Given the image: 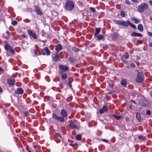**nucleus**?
<instances>
[{
	"label": "nucleus",
	"mask_w": 152,
	"mask_h": 152,
	"mask_svg": "<svg viewBox=\"0 0 152 152\" xmlns=\"http://www.w3.org/2000/svg\"><path fill=\"white\" fill-rule=\"evenodd\" d=\"M137 82L138 83H142L144 79V75L142 71L141 70H138L137 74Z\"/></svg>",
	"instance_id": "obj_1"
},
{
	"label": "nucleus",
	"mask_w": 152,
	"mask_h": 152,
	"mask_svg": "<svg viewBox=\"0 0 152 152\" xmlns=\"http://www.w3.org/2000/svg\"><path fill=\"white\" fill-rule=\"evenodd\" d=\"M74 7V4L72 1H69L66 2L65 7L67 10L71 11L73 9Z\"/></svg>",
	"instance_id": "obj_2"
},
{
	"label": "nucleus",
	"mask_w": 152,
	"mask_h": 152,
	"mask_svg": "<svg viewBox=\"0 0 152 152\" xmlns=\"http://www.w3.org/2000/svg\"><path fill=\"white\" fill-rule=\"evenodd\" d=\"M148 8V5L145 3H144L141 4V5H139L138 8V11L140 12H142L144 11Z\"/></svg>",
	"instance_id": "obj_3"
},
{
	"label": "nucleus",
	"mask_w": 152,
	"mask_h": 152,
	"mask_svg": "<svg viewBox=\"0 0 152 152\" xmlns=\"http://www.w3.org/2000/svg\"><path fill=\"white\" fill-rule=\"evenodd\" d=\"M27 32L29 35L32 37L34 39H36L37 38V36L32 31L28 30L27 31Z\"/></svg>",
	"instance_id": "obj_4"
},
{
	"label": "nucleus",
	"mask_w": 152,
	"mask_h": 152,
	"mask_svg": "<svg viewBox=\"0 0 152 152\" xmlns=\"http://www.w3.org/2000/svg\"><path fill=\"white\" fill-rule=\"evenodd\" d=\"M59 67L60 69L64 71H68L69 69V67L68 66L65 65H60L59 66Z\"/></svg>",
	"instance_id": "obj_5"
},
{
	"label": "nucleus",
	"mask_w": 152,
	"mask_h": 152,
	"mask_svg": "<svg viewBox=\"0 0 152 152\" xmlns=\"http://www.w3.org/2000/svg\"><path fill=\"white\" fill-rule=\"evenodd\" d=\"M139 103L142 106L146 107L148 105V103L145 100L141 99L139 101Z\"/></svg>",
	"instance_id": "obj_6"
},
{
	"label": "nucleus",
	"mask_w": 152,
	"mask_h": 152,
	"mask_svg": "<svg viewBox=\"0 0 152 152\" xmlns=\"http://www.w3.org/2000/svg\"><path fill=\"white\" fill-rule=\"evenodd\" d=\"M107 106L106 105H104L102 109L99 110V112L100 114H102L104 112H107Z\"/></svg>",
	"instance_id": "obj_7"
},
{
	"label": "nucleus",
	"mask_w": 152,
	"mask_h": 152,
	"mask_svg": "<svg viewBox=\"0 0 152 152\" xmlns=\"http://www.w3.org/2000/svg\"><path fill=\"white\" fill-rule=\"evenodd\" d=\"M75 122H74L72 121H70V126L72 129H78L77 126L75 124Z\"/></svg>",
	"instance_id": "obj_8"
},
{
	"label": "nucleus",
	"mask_w": 152,
	"mask_h": 152,
	"mask_svg": "<svg viewBox=\"0 0 152 152\" xmlns=\"http://www.w3.org/2000/svg\"><path fill=\"white\" fill-rule=\"evenodd\" d=\"M63 48V47L61 44H58L56 45V52L58 53V52L61 50Z\"/></svg>",
	"instance_id": "obj_9"
},
{
	"label": "nucleus",
	"mask_w": 152,
	"mask_h": 152,
	"mask_svg": "<svg viewBox=\"0 0 152 152\" xmlns=\"http://www.w3.org/2000/svg\"><path fill=\"white\" fill-rule=\"evenodd\" d=\"M53 60L55 61H57L59 60L60 56L58 53L56 52L54 56L52 57Z\"/></svg>",
	"instance_id": "obj_10"
},
{
	"label": "nucleus",
	"mask_w": 152,
	"mask_h": 152,
	"mask_svg": "<svg viewBox=\"0 0 152 152\" xmlns=\"http://www.w3.org/2000/svg\"><path fill=\"white\" fill-rule=\"evenodd\" d=\"M130 21L129 20H126V21L122 20V21L121 25L127 27L129 26Z\"/></svg>",
	"instance_id": "obj_11"
},
{
	"label": "nucleus",
	"mask_w": 152,
	"mask_h": 152,
	"mask_svg": "<svg viewBox=\"0 0 152 152\" xmlns=\"http://www.w3.org/2000/svg\"><path fill=\"white\" fill-rule=\"evenodd\" d=\"M35 11L39 15H42V12L40 8L38 7H36L35 8Z\"/></svg>",
	"instance_id": "obj_12"
},
{
	"label": "nucleus",
	"mask_w": 152,
	"mask_h": 152,
	"mask_svg": "<svg viewBox=\"0 0 152 152\" xmlns=\"http://www.w3.org/2000/svg\"><path fill=\"white\" fill-rule=\"evenodd\" d=\"M61 115L64 117H66L67 115L66 111L64 109L61 110Z\"/></svg>",
	"instance_id": "obj_13"
},
{
	"label": "nucleus",
	"mask_w": 152,
	"mask_h": 152,
	"mask_svg": "<svg viewBox=\"0 0 152 152\" xmlns=\"http://www.w3.org/2000/svg\"><path fill=\"white\" fill-rule=\"evenodd\" d=\"M131 35L132 37H140L142 36V35L140 33H138L135 32H133L131 34Z\"/></svg>",
	"instance_id": "obj_14"
},
{
	"label": "nucleus",
	"mask_w": 152,
	"mask_h": 152,
	"mask_svg": "<svg viewBox=\"0 0 152 152\" xmlns=\"http://www.w3.org/2000/svg\"><path fill=\"white\" fill-rule=\"evenodd\" d=\"M94 37L98 41H99L100 40L102 39L104 37V36L102 35H97L96 36H94Z\"/></svg>",
	"instance_id": "obj_15"
},
{
	"label": "nucleus",
	"mask_w": 152,
	"mask_h": 152,
	"mask_svg": "<svg viewBox=\"0 0 152 152\" xmlns=\"http://www.w3.org/2000/svg\"><path fill=\"white\" fill-rule=\"evenodd\" d=\"M23 90L21 88H18L16 91L15 92L17 94H21L23 93Z\"/></svg>",
	"instance_id": "obj_16"
},
{
	"label": "nucleus",
	"mask_w": 152,
	"mask_h": 152,
	"mask_svg": "<svg viewBox=\"0 0 152 152\" xmlns=\"http://www.w3.org/2000/svg\"><path fill=\"white\" fill-rule=\"evenodd\" d=\"M8 83L10 85H12L15 83V81L14 80L9 79L7 80Z\"/></svg>",
	"instance_id": "obj_17"
},
{
	"label": "nucleus",
	"mask_w": 152,
	"mask_h": 152,
	"mask_svg": "<svg viewBox=\"0 0 152 152\" xmlns=\"http://www.w3.org/2000/svg\"><path fill=\"white\" fill-rule=\"evenodd\" d=\"M132 19L134 21V23H138L140 22V20L139 19H137L136 18L133 17L132 18Z\"/></svg>",
	"instance_id": "obj_18"
},
{
	"label": "nucleus",
	"mask_w": 152,
	"mask_h": 152,
	"mask_svg": "<svg viewBox=\"0 0 152 152\" xmlns=\"http://www.w3.org/2000/svg\"><path fill=\"white\" fill-rule=\"evenodd\" d=\"M100 30L101 28H95V33L94 34V36H96V35H98L100 33Z\"/></svg>",
	"instance_id": "obj_19"
},
{
	"label": "nucleus",
	"mask_w": 152,
	"mask_h": 152,
	"mask_svg": "<svg viewBox=\"0 0 152 152\" xmlns=\"http://www.w3.org/2000/svg\"><path fill=\"white\" fill-rule=\"evenodd\" d=\"M137 28L141 32H142L143 31V26L141 24H139L138 25Z\"/></svg>",
	"instance_id": "obj_20"
},
{
	"label": "nucleus",
	"mask_w": 152,
	"mask_h": 152,
	"mask_svg": "<svg viewBox=\"0 0 152 152\" xmlns=\"http://www.w3.org/2000/svg\"><path fill=\"white\" fill-rule=\"evenodd\" d=\"M136 118L138 121L140 122L141 120V118L140 115L138 113L136 114Z\"/></svg>",
	"instance_id": "obj_21"
},
{
	"label": "nucleus",
	"mask_w": 152,
	"mask_h": 152,
	"mask_svg": "<svg viewBox=\"0 0 152 152\" xmlns=\"http://www.w3.org/2000/svg\"><path fill=\"white\" fill-rule=\"evenodd\" d=\"M44 49L46 52V53L47 55H49L50 54V52L48 48L47 47H45L44 48Z\"/></svg>",
	"instance_id": "obj_22"
},
{
	"label": "nucleus",
	"mask_w": 152,
	"mask_h": 152,
	"mask_svg": "<svg viewBox=\"0 0 152 152\" xmlns=\"http://www.w3.org/2000/svg\"><path fill=\"white\" fill-rule=\"evenodd\" d=\"M57 120L63 122L65 121L64 118L62 117H58Z\"/></svg>",
	"instance_id": "obj_23"
},
{
	"label": "nucleus",
	"mask_w": 152,
	"mask_h": 152,
	"mask_svg": "<svg viewBox=\"0 0 152 152\" xmlns=\"http://www.w3.org/2000/svg\"><path fill=\"white\" fill-rule=\"evenodd\" d=\"M12 47L8 44H6L4 47V48L6 50H9Z\"/></svg>",
	"instance_id": "obj_24"
},
{
	"label": "nucleus",
	"mask_w": 152,
	"mask_h": 152,
	"mask_svg": "<svg viewBox=\"0 0 152 152\" xmlns=\"http://www.w3.org/2000/svg\"><path fill=\"white\" fill-rule=\"evenodd\" d=\"M113 116L116 119L118 120H120L121 117V115H113Z\"/></svg>",
	"instance_id": "obj_25"
},
{
	"label": "nucleus",
	"mask_w": 152,
	"mask_h": 152,
	"mask_svg": "<svg viewBox=\"0 0 152 152\" xmlns=\"http://www.w3.org/2000/svg\"><path fill=\"white\" fill-rule=\"evenodd\" d=\"M72 50L75 52H78L79 51V49L75 47L74 46L72 48Z\"/></svg>",
	"instance_id": "obj_26"
},
{
	"label": "nucleus",
	"mask_w": 152,
	"mask_h": 152,
	"mask_svg": "<svg viewBox=\"0 0 152 152\" xmlns=\"http://www.w3.org/2000/svg\"><path fill=\"white\" fill-rule=\"evenodd\" d=\"M138 137L140 139L144 140L145 139V137L142 135H139L138 136Z\"/></svg>",
	"instance_id": "obj_27"
},
{
	"label": "nucleus",
	"mask_w": 152,
	"mask_h": 152,
	"mask_svg": "<svg viewBox=\"0 0 152 152\" xmlns=\"http://www.w3.org/2000/svg\"><path fill=\"white\" fill-rule=\"evenodd\" d=\"M121 84L122 85L125 86L126 85V82L125 80H123L121 82Z\"/></svg>",
	"instance_id": "obj_28"
},
{
	"label": "nucleus",
	"mask_w": 152,
	"mask_h": 152,
	"mask_svg": "<svg viewBox=\"0 0 152 152\" xmlns=\"http://www.w3.org/2000/svg\"><path fill=\"white\" fill-rule=\"evenodd\" d=\"M82 137L81 135L80 134H78L76 136V139L78 140H79L81 139Z\"/></svg>",
	"instance_id": "obj_29"
},
{
	"label": "nucleus",
	"mask_w": 152,
	"mask_h": 152,
	"mask_svg": "<svg viewBox=\"0 0 152 152\" xmlns=\"http://www.w3.org/2000/svg\"><path fill=\"white\" fill-rule=\"evenodd\" d=\"M115 22L117 24L120 25H121L122 21H120L118 20H115Z\"/></svg>",
	"instance_id": "obj_30"
},
{
	"label": "nucleus",
	"mask_w": 152,
	"mask_h": 152,
	"mask_svg": "<svg viewBox=\"0 0 152 152\" xmlns=\"http://www.w3.org/2000/svg\"><path fill=\"white\" fill-rule=\"evenodd\" d=\"M129 26H130L131 27L133 28H136V26L134 24L132 23L130 21V23H129Z\"/></svg>",
	"instance_id": "obj_31"
},
{
	"label": "nucleus",
	"mask_w": 152,
	"mask_h": 152,
	"mask_svg": "<svg viewBox=\"0 0 152 152\" xmlns=\"http://www.w3.org/2000/svg\"><path fill=\"white\" fill-rule=\"evenodd\" d=\"M62 78L64 80H65L67 77V76L66 74H64L61 76Z\"/></svg>",
	"instance_id": "obj_32"
},
{
	"label": "nucleus",
	"mask_w": 152,
	"mask_h": 152,
	"mask_svg": "<svg viewBox=\"0 0 152 152\" xmlns=\"http://www.w3.org/2000/svg\"><path fill=\"white\" fill-rule=\"evenodd\" d=\"M113 86V84L112 83L108 84V87L110 88H112Z\"/></svg>",
	"instance_id": "obj_33"
},
{
	"label": "nucleus",
	"mask_w": 152,
	"mask_h": 152,
	"mask_svg": "<svg viewBox=\"0 0 152 152\" xmlns=\"http://www.w3.org/2000/svg\"><path fill=\"white\" fill-rule=\"evenodd\" d=\"M29 114L28 111H26L24 112V115L26 116H27L29 115Z\"/></svg>",
	"instance_id": "obj_34"
},
{
	"label": "nucleus",
	"mask_w": 152,
	"mask_h": 152,
	"mask_svg": "<svg viewBox=\"0 0 152 152\" xmlns=\"http://www.w3.org/2000/svg\"><path fill=\"white\" fill-rule=\"evenodd\" d=\"M17 22L16 20L12 21V24L13 26H15L17 24Z\"/></svg>",
	"instance_id": "obj_35"
},
{
	"label": "nucleus",
	"mask_w": 152,
	"mask_h": 152,
	"mask_svg": "<svg viewBox=\"0 0 152 152\" xmlns=\"http://www.w3.org/2000/svg\"><path fill=\"white\" fill-rule=\"evenodd\" d=\"M53 117L56 119L57 120L58 117L57 115L55 113L53 114Z\"/></svg>",
	"instance_id": "obj_36"
},
{
	"label": "nucleus",
	"mask_w": 152,
	"mask_h": 152,
	"mask_svg": "<svg viewBox=\"0 0 152 152\" xmlns=\"http://www.w3.org/2000/svg\"><path fill=\"white\" fill-rule=\"evenodd\" d=\"M90 9L93 12H96V10L94 8L91 7L90 8Z\"/></svg>",
	"instance_id": "obj_37"
},
{
	"label": "nucleus",
	"mask_w": 152,
	"mask_h": 152,
	"mask_svg": "<svg viewBox=\"0 0 152 152\" xmlns=\"http://www.w3.org/2000/svg\"><path fill=\"white\" fill-rule=\"evenodd\" d=\"M121 15L122 17H124L125 16V13L124 12H122L121 13Z\"/></svg>",
	"instance_id": "obj_38"
},
{
	"label": "nucleus",
	"mask_w": 152,
	"mask_h": 152,
	"mask_svg": "<svg viewBox=\"0 0 152 152\" xmlns=\"http://www.w3.org/2000/svg\"><path fill=\"white\" fill-rule=\"evenodd\" d=\"M9 50L12 54H15L14 50L13 49H12V48L10 49Z\"/></svg>",
	"instance_id": "obj_39"
},
{
	"label": "nucleus",
	"mask_w": 152,
	"mask_h": 152,
	"mask_svg": "<svg viewBox=\"0 0 152 152\" xmlns=\"http://www.w3.org/2000/svg\"><path fill=\"white\" fill-rule=\"evenodd\" d=\"M34 52L35 55H37L39 53V52L37 49H35L34 50Z\"/></svg>",
	"instance_id": "obj_40"
},
{
	"label": "nucleus",
	"mask_w": 152,
	"mask_h": 152,
	"mask_svg": "<svg viewBox=\"0 0 152 152\" xmlns=\"http://www.w3.org/2000/svg\"><path fill=\"white\" fill-rule=\"evenodd\" d=\"M129 57V54L128 53H126L125 54V58L126 59H127Z\"/></svg>",
	"instance_id": "obj_41"
},
{
	"label": "nucleus",
	"mask_w": 152,
	"mask_h": 152,
	"mask_svg": "<svg viewBox=\"0 0 152 152\" xmlns=\"http://www.w3.org/2000/svg\"><path fill=\"white\" fill-rule=\"evenodd\" d=\"M146 115H151V113L150 110H147L146 111Z\"/></svg>",
	"instance_id": "obj_42"
},
{
	"label": "nucleus",
	"mask_w": 152,
	"mask_h": 152,
	"mask_svg": "<svg viewBox=\"0 0 152 152\" xmlns=\"http://www.w3.org/2000/svg\"><path fill=\"white\" fill-rule=\"evenodd\" d=\"M125 3L127 5H129L130 3L128 0H125Z\"/></svg>",
	"instance_id": "obj_43"
},
{
	"label": "nucleus",
	"mask_w": 152,
	"mask_h": 152,
	"mask_svg": "<svg viewBox=\"0 0 152 152\" xmlns=\"http://www.w3.org/2000/svg\"><path fill=\"white\" fill-rule=\"evenodd\" d=\"M102 141H104L105 142H106V143H108V141L107 140L105 139H102Z\"/></svg>",
	"instance_id": "obj_44"
},
{
	"label": "nucleus",
	"mask_w": 152,
	"mask_h": 152,
	"mask_svg": "<svg viewBox=\"0 0 152 152\" xmlns=\"http://www.w3.org/2000/svg\"><path fill=\"white\" fill-rule=\"evenodd\" d=\"M131 66L132 67H134L135 66V65L134 64V63H132L131 65Z\"/></svg>",
	"instance_id": "obj_45"
},
{
	"label": "nucleus",
	"mask_w": 152,
	"mask_h": 152,
	"mask_svg": "<svg viewBox=\"0 0 152 152\" xmlns=\"http://www.w3.org/2000/svg\"><path fill=\"white\" fill-rule=\"evenodd\" d=\"M137 42L139 43H142V41L141 40H138L137 41Z\"/></svg>",
	"instance_id": "obj_46"
},
{
	"label": "nucleus",
	"mask_w": 152,
	"mask_h": 152,
	"mask_svg": "<svg viewBox=\"0 0 152 152\" xmlns=\"http://www.w3.org/2000/svg\"><path fill=\"white\" fill-rule=\"evenodd\" d=\"M56 135H57V136L58 137H60V138H61V135L59 133H58L56 134Z\"/></svg>",
	"instance_id": "obj_47"
},
{
	"label": "nucleus",
	"mask_w": 152,
	"mask_h": 152,
	"mask_svg": "<svg viewBox=\"0 0 152 152\" xmlns=\"http://www.w3.org/2000/svg\"><path fill=\"white\" fill-rule=\"evenodd\" d=\"M148 35L151 37H152V33L151 32H148Z\"/></svg>",
	"instance_id": "obj_48"
},
{
	"label": "nucleus",
	"mask_w": 152,
	"mask_h": 152,
	"mask_svg": "<svg viewBox=\"0 0 152 152\" xmlns=\"http://www.w3.org/2000/svg\"><path fill=\"white\" fill-rule=\"evenodd\" d=\"M149 2L151 5H152V0L149 1Z\"/></svg>",
	"instance_id": "obj_49"
},
{
	"label": "nucleus",
	"mask_w": 152,
	"mask_h": 152,
	"mask_svg": "<svg viewBox=\"0 0 152 152\" xmlns=\"http://www.w3.org/2000/svg\"><path fill=\"white\" fill-rule=\"evenodd\" d=\"M69 60L72 62V57H70L69 58Z\"/></svg>",
	"instance_id": "obj_50"
},
{
	"label": "nucleus",
	"mask_w": 152,
	"mask_h": 152,
	"mask_svg": "<svg viewBox=\"0 0 152 152\" xmlns=\"http://www.w3.org/2000/svg\"><path fill=\"white\" fill-rule=\"evenodd\" d=\"M7 34L8 35H9L10 34V32L9 31H7L6 32Z\"/></svg>",
	"instance_id": "obj_51"
},
{
	"label": "nucleus",
	"mask_w": 152,
	"mask_h": 152,
	"mask_svg": "<svg viewBox=\"0 0 152 152\" xmlns=\"http://www.w3.org/2000/svg\"><path fill=\"white\" fill-rule=\"evenodd\" d=\"M149 46L150 47H152V42L149 43Z\"/></svg>",
	"instance_id": "obj_52"
},
{
	"label": "nucleus",
	"mask_w": 152,
	"mask_h": 152,
	"mask_svg": "<svg viewBox=\"0 0 152 152\" xmlns=\"http://www.w3.org/2000/svg\"><path fill=\"white\" fill-rule=\"evenodd\" d=\"M0 70L1 71H3V69L1 67H0Z\"/></svg>",
	"instance_id": "obj_53"
},
{
	"label": "nucleus",
	"mask_w": 152,
	"mask_h": 152,
	"mask_svg": "<svg viewBox=\"0 0 152 152\" xmlns=\"http://www.w3.org/2000/svg\"><path fill=\"white\" fill-rule=\"evenodd\" d=\"M132 2H137V0H132Z\"/></svg>",
	"instance_id": "obj_54"
},
{
	"label": "nucleus",
	"mask_w": 152,
	"mask_h": 152,
	"mask_svg": "<svg viewBox=\"0 0 152 152\" xmlns=\"http://www.w3.org/2000/svg\"><path fill=\"white\" fill-rule=\"evenodd\" d=\"M70 145L72 146H74V145L72 143H70Z\"/></svg>",
	"instance_id": "obj_55"
},
{
	"label": "nucleus",
	"mask_w": 152,
	"mask_h": 152,
	"mask_svg": "<svg viewBox=\"0 0 152 152\" xmlns=\"http://www.w3.org/2000/svg\"><path fill=\"white\" fill-rule=\"evenodd\" d=\"M150 95H151V96L152 98V92L150 93Z\"/></svg>",
	"instance_id": "obj_56"
},
{
	"label": "nucleus",
	"mask_w": 152,
	"mask_h": 152,
	"mask_svg": "<svg viewBox=\"0 0 152 152\" xmlns=\"http://www.w3.org/2000/svg\"><path fill=\"white\" fill-rule=\"evenodd\" d=\"M69 86L70 87H71V85L70 84V83H69Z\"/></svg>",
	"instance_id": "obj_57"
},
{
	"label": "nucleus",
	"mask_w": 152,
	"mask_h": 152,
	"mask_svg": "<svg viewBox=\"0 0 152 152\" xmlns=\"http://www.w3.org/2000/svg\"><path fill=\"white\" fill-rule=\"evenodd\" d=\"M129 107H130V108L131 110V108H132V106L131 105H130L129 106Z\"/></svg>",
	"instance_id": "obj_58"
},
{
	"label": "nucleus",
	"mask_w": 152,
	"mask_h": 152,
	"mask_svg": "<svg viewBox=\"0 0 152 152\" xmlns=\"http://www.w3.org/2000/svg\"><path fill=\"white\" fill-rule=\"evenodd\" d=\"M131 101H132V102L134 103H135V101H133V100H132Z\"/></svg>",
	"instance_id": "obj_59"
},
{
	"label": "nucleus",
	"mask_w": 152,
	"mask_h": 152,
	"mask_svg": "<svg viewBox=\"0 0 152 152\" xmlns=\"http://www.w3.org/2000/svg\"><path fill=\"white\" fill-rule=\"evenodd\" d=\"M43 55H45V53H43Z\"/></svg>",
	"instance_id": "obj_60"
}]
</instances>
